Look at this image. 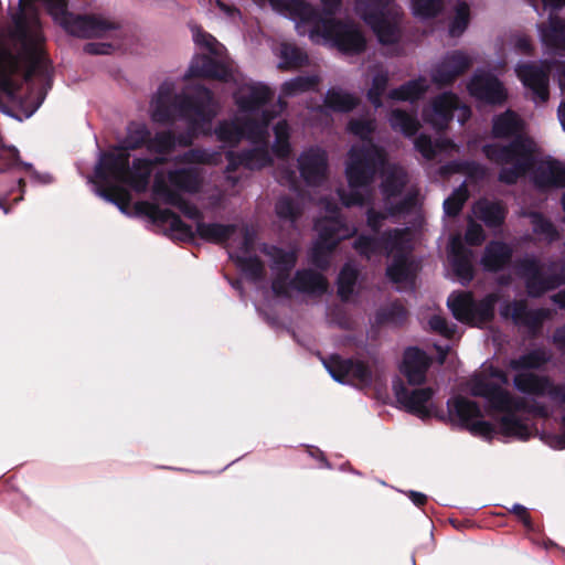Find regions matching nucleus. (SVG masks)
<instances>
[{
    "mask_svg": "<svg viewBox=\"0 0 565 565\" xmlns=\"http://www.w3.org/2000/svg\"><path fill=\"white\" fill-rule=\"evenodd\" d=\"M19 7L12 17L13 25L0 31V92L11 99L35 77L50 89L53 77L38 12L34 8L25 10L24 0Z\"/></svg>",
    "mask_w": 565,
    "mask_h": 565,
    "instance_id": "1",
    "label": "nucleus"
},
{
    "mask_svg": "<svg viewBox=\"0 0 565 565\" xmlns=\"http://www.w3.org/2000/svg\"><path fill=\"white\" fill-rule=\"evenodd\" d=\"M375 128L374 119L353 118L348 122V131L363 141L348 153L345 175L352 188L370 186L386 163V151L372 139Z\"/></svg>",
    "mask_w": 565,
    "mask_h": 565,
    "instance_id": "2",
    "label": "nucleus"
},
{
    "mask_svg": "<svg viewBox=\"0 0 565 565\" xmlns=\"http://www.w3.org/2000/svg\"><path fill=\"white\" fill-rule=\"evenodd\" d=\"M177 113L181 118L198 115L205 121H212L217 115V103L205 86L195 87L191 94L172 96V87L163 83L158 89L151 118L156 122L171 125Z\"/></svg>",
    "mask_w": 565,
    "mask_h": 565,
    "instance_id": "3",
    "label": "nucleus"
},
{
    "mask_svg": "<svg viewBox=\"0 0 565 565\" xmlns=\"http://www.w3.org/2000/svg\"><path fill=\"white\" fill-rule=\"evenodd\" d=\"M471 393L473 396L483 397L488 401L490 408L504 415L500 418V433L505 437H514L520 440H527L530 437L529 426L516 416V413L529 411V403L523 397L513 396L500 384L489 382L484 379H476L472 383Z\"/></svg>",
    "mask_w": 565,
    "mask_h": 565,
    "instance_id": "4",
    "label": "nucleus"
},
{
    "mask_svg": "<svg viewBox=\"0 0 565 565\" xmlns=\"http://www.w3.org/2000/svg\"><path fill=\"white\" fill-rule=\"evenodd\" d=\"M135 211L137 214L148 216L153 223L169 224L170 230L178 233L180 239L185 242L194 239L195 235H198L206 242L223 244L237 231V225L235 224L205 223L202 221L196 223V228L193 231L192 226L183 222L172 210L161 209L159 205L148 201L137 202Z\"/></svg>",
    "mask_w": 565,
    "mask_h": 565,
    "instance_id": "5",
    "label": "nucleus"
},
{
    "mask_svg": "<svg viewBox=\"0 0 565 565\" xmlns=\"http://www.w3.org/2000/svg\"><path fill=\"white\" fill-rule=\"evenodd\" d=\"M47 12L68 34L82 38H103L118 29L114 21L97 14H74L68 11L67 0H43Z\"/></svg>",
    "mask_w": 565,
    "mask_h": 565,
    "instance_id": "6",
    "label": "nucleus"
},
{
    "mask_svg": "<svg viewBox=\"0 0 565 565\" xmlns=\"http://www.w3.org/2000/svg\"><path fill=\"white\" fill-rule=\"evenodd\" d=\"M315 24L312 34L322 36L331 42L340 52L349 55H359L366 49V40L362 31L353 22H345L334 18H322L312 11Z\"/></svg>",
    "mask_w": 565,
    "mask_h": 565,
    "instance_id": "7",
    "label": "nucleus"
},
{
    "mask_svg": "<svg viewBox=\"0 0 565 565\" xmlns=\"http://www.w3.org/2000/svg\"><path fill=\"white\" fill-rule=\"evenodd\" d=\"M497 294H488L477 301L470 292L451 294L447 300L456 320L470 326H479L493 320Z\"/></svg>",
    "mask_w": 565,
    "mask_h": 565,
    "instance_id": "8",
    "label": "nucleus"
},
{
    "mask_svg": "<svg viewBox=\"0 0 565 565\" xmlns=\"http://www.w3.org/2000/svg\"><path fill=\"white\" fill-rule=\"evenodd\" d=\"M543 267L536 257H524L518 262V269L524 279L525 290L530 298H541L546 292L565 285L563 269L544 274Z\"/></svg>",
    "mask_w": 565,
    "mask_h": 565,
    "instance_id": "9",
    "label": "nucleus"
},
{
    "mask_svg": "<svg viewBox=\"0 0 565 565\" xmlns=\"http://www.w3.org/2000/svg\"><path fill=\"white\" fill-rule=\"evenodd\" d=\"M322 363L331 377L341 384L366 386L372 383V371L364 361L334 353L322 359Z\"/></svg>",
    "mask_w": 565,
    "mask_h": 565,
    "instance_id": "10",
    "label": "nucleus"
},
{
    "mask_svg": "<svg viewBox=\"0 0 565 565\" xmlns=\"http://www.w3.org/2000/svg\"><path fill=\"white\" fill-rule=\"evenodd\" d=\"M396 401L409 413L426 420L435 417L436 411H439L433 404H428L435 395L431 387H422L408 390L402 381L393 384Z\"/></svg>",
    "mask_w": 565,
    "mask_h": 565,
    "instance_id": "11",
    "label": "nucleus"
},
{
    "mask_svg": "<svg viewBox=\"0 0 565 565\" xmlns=\"http://www.w3.org/2000/svg\"><path fill=\"white\" fill-rule=\"evenodd\" d=\"M435 417L444 423H450L466 429L473 419L482 418L483 415L477 402L457 395L447 401V414L439 409L436 411Z\"/></svg>",
    "mask_w": 565,
    "mask_h": 565,
    "instance_id": "12",
    "label": "nucleus"
},
{
    "mask_svg": "<svg viewBox=\"0 0 565 565\" xmlns=\"http://www.w3.org/2000/svg\"><path fill=\"white\" fill-rule=\"evenodd\" d=\"M467 88L472 97L489 105H502L508 98L503 84L491 73L475 74Z\"/></svg>",
    "mask_w": 565,
    "mask_h": 565,
    "instance_id": "13",
    "label": "nucleus"
},
{
    "mask_svg": "<svg viewBox=\"0 0 565 565\" xmlns=\"http://www.w3.org/2000/svg\"><path fill=\"white\" fill-rule=\"evenodd\" d=\"M129 163L130 153L126 150H116L114 147L111 150L100 153L94 170L95 177L105 184H109V179L122 183L129 170Z\"/></svg>",
    "mask_w": 565,
    "mask_h": 565,
    "instance_id": "14",
    "label": "nucleus"
},
{
    "mask_svg": "<svg viewBox=\"0 0 565 565\" xmlns=\"http://www.w3.org/2000/svg\"><path fill=\"white\" fill-rule=\"evenodd\" d=\"M500 313L503 318H511L515 324L526 327L534 335L541 331L550 316L548 310L544 308L529 309L524 299L505 303Z\"/></svg>",
    "mask_w": 565,
    "mask_h": 565,
    "instance_id": "15",
    "label": "nucleus"
},
{
    "mask_svg": "<svg viewBox=\"0 0 565 565\" xmlns=\"http://www.w3.org/2000/svg\"><path fill=\"white\" fill-rule=\"evenodd\" d=\"M516 74L523 85L530 89L533 102L544 104L548 100L550 73L547 68L534 63H524L516 67Z\"/></svg>",
    "mask_w": 565,
    "mask_h": 565,
    "instance_id": "16",
    "label": "nucleus"
},
{
    "mask_svg": "<svg viewBox=\"0 0 565 565\" xmlns=\"http://www.w3.org/2000/svg\"><path fill=\"white\" fill-rule=\"evenodd\" d=\"M472 65V60L462 51L447 54L431 74L433 82L440 86L451 85L459 76L465 74Z\"/></svg>",
    "mask_w": 565,
    "mask_h": 565,
    "instance_id": "17",
    "label": "nucleus"
},
{
    "mask_svg": "<svg viewBox=\"0 0 565 565\" xmlns=\"http://www.w3.org/2000/svg\"><path fill=\"white\" fill-rule=\"evenodd\" d=\"M533 152L532 141L524 137H516L508 145L487 143L482 153L495 164H507Z\"/></svg>",
    "mask_w": 565,
    "mask_h": 565,
    "instance_id": "18",
    "label": "nucleus"
},
{
    "mask_svg": "<svg viewBox=\"0 0 565 565\" xmlns=\"http://www.w3.org/2000/svg\"><path fill=\"white\" fill-rule=\"evenodd\" d=\"M461 107L459 97L452 92L436 96L430 103V110L424 111V118L437 130H444L454 118V111Z\"/></svg>",
    "mask_w": 565,
    "mask_h": 565,
    "instance_id": "19",
    "label": "nucleus"
},
{
    "mask_svg": "<svg viewBox=\"0 0 565 565\" xmlns=\"http://www.w3.org/2000/svg\"><path fill=\"white\" fill-rule=\"evenodd\" d=\"M326 209L330 215L318 220L315 224V228L319 234L317 241L323 242L324 244L334 242L337 247L341 241L349 236V228L335 203L328 202Z\"/></svg>",
    "mask_w": 565,
    "mask_h": 565,
    "instance_id": "20",
    "label": "nucleus"
},
{
    "mask_svg": "<svg viewBox=\"0 0 565 565\" xmlns=\"http://www.w3.org/2000/svg\"><path fill=\"white\" fill-rule=\"evenodd\" d=\"M299 172L306 184L321 185L327 179L328 157L320 149H310L298 159Z\"/></svg>",
    "mask_w": 565,
    "mask_h": 565,
    "instance_id": "21",
    "label": "nucleus"
},
{
    "mask_svg": "<svg viewBox=\"0 0 565 565\" xmlns=\"http://www.w3.org/2000/svg\"><path fill=\"white\" fill-rule=\"evenodd\" d=\"M431 360L428 354L417 348L409 347L404 351L401 371L411 385H422L426 381V374Z\"/></svg>",
    "mask_w": 565,
    "mask_h": 565,
    "instance_id": "22",
    "label": "nucleus"
},
{
    "mask_svg": "<svg viewBox=\"0 0 565 565\" xmlns=\"http://www.w3.org/2000/svg\"><path fill=\"white\" fill-rule=\"evenodd\" d=\"M290 287L301 294L321 297L327 294L329 282L324 275L311 268L298 269L290 280Z\"/></svg>",
    "mask_w": 565,
    "mask_h": 565,
    "instance_id": "23",
    "label": "nucleus"
},
{
    "mask_svg": "<svg viewBox=\"0 0 565 565\" xmlns=\"http://www.w3.org/2000/svg\"><path fill=\"white\" fill-rule=\"evenodd\" d=\"M450 265L462 285L473 279L472 250L467 248L459 237H454L450 242Z\"/></svg>",
    "mask_w": 565,
    "mask_h": 565,
    "instance_id": "24",
    "label": "nucleus"
},
{
    "mask_svg": "<svg viewBox=\"0 0 565 565\" xmlns=\"http://www.w3.org/2000/svg\"><path fill=\"white\" fill-rule=\"evenodd\" d=\"M166 159L158 157L154 160L147 158H137L129 164L127 175H125L124 184H128L135 191H145L149 184L150 175L154 164H163Z\"/></svg>",
    "mask_w": 565,
    "mask_h": 565,
    "instance_id": "25",
    "label": "nucleus"
},
{
    "mask_svg": "<svg viewBox=\"0 0 565 565\" xmlns=\"http://www.w3.org/2000/svg\"><path fill=\"white\" fill-rule=\"evenodd\" d=\"M513 249L502 241H490L483 250L481 265L487 271L498 273L512 260Z\"/></svg>",
    "mask_w": 565,
    "mask_h": 565,
    "instance_id": "26",
    "label": "nucleus"
},
{
    "mask_svg": "<svg viewBox=\"0 0 565 565\" xmlns=\"http://www.w3.org/2000/svg\"><path fill=\"white\" fill-rule=\"evenodd\" d=\"M190 77L227 81L231 77L230 68L221 61L209 55L196 56L189 68Z\"/></svg>",
    "mask_w": 565,
    "mask_h": 565,
    "instance_id": "27",
    "label": "nucleus"
},
{
    "mask_svg": "<svg viewBox=\"0 0 565 565\" xmlns=\"http://www.w3.org/2000/svg\"><path fill=\"white\" fill-rule=\"evenodd\" d=\"M476 216L482 221L489 228H497L504 224L508 215L507 205L500 201H491L488 199H480L473 206Z\"/></svg>",
    "mask_w": 565,
    "mask_h": 565,
    "instance_id": "28",
    "label": "nucleus"
},
{
    "mask_svg": "<svg viewBox=\"0 0 565 565\" xmlns=\"http://www.w3.org/2000/svg\"><path fill=\"white\" fill-rule=\"evenodd\" d=\"M534 182L541 189L565 188V167L555 159L547 160L536 168Z\"/></svg>",
    "mask_w": 565,
    "mask_h": 565,
    "instance_id": "29",
    "label": "nucleus"
},
{
    "mask_svg": "<svg viewBox=\"0 0 565 565\" xmlns=\"http://www.w3.org/2000/svg\"><path fill=\"white\" fill-rule=\"evenodd\" d=\"M524 129V122L521 117L513 110L497 115L492 119V136L494 138L523 137L521 134Z\"/></svg>",
    "mask_w": 565,
    "mask_h": 565,
    "instance_id": "30",
    "label": "nucleus"
},
{
    "mask_svg": "<svg viewBox=\"0 0 565 565\" xmlns=\"http://www.w3.org/2000/svg\"><path fill=\"white\" fill-rule=\"evenodd\" d=\"M169 183L185 193H196L202 185V177L196 168H180L168 172Z\"/></svg>",
    "mask_w": 565,
    "mask_h": 565,
    "instance_id": "31",
    "label": "nucleus"
},
{
    "mask_svg": "<svg viewBox=\"0 0 565 565\" xmlns=\"http://www.w3.org/2000/svg\"><path fill=\"white\" fill-rule=\"evenodd\" d=\"M544 45L554 51H565V21L551 14L546 25L541 28Z\"/></svg>",
    "mask_w": 565,
    "mask_h": 565,
    "instance_id": "32",
    "label": "nucleus"
},
{
    "mask_svg": "<svg viewBox=\"0 0 565 565\" xmlns=\"http://www.w3.org/2000/svg\"><path fill=\"white\" fill-rule=\"evenodd\" d=\"M513 384L523 394L543 396L548 388L550 379L532 372H520L514 376Z\"/></svg>",
    "mask_w": 565,
    "mask_h": 565,
    "instance_id": "33",
    "label": "nucleus"
},
{
    "mask_svg": "<svg viewBox=\"0 0 565 565\" xmlns=\"http://www.w3.org/2000/svg\"><path fill=\"white\" fill-rule=\"evenodd\" d=\"M151 131L142 122L131 121L127 127V134L121 142L115 146L116 150H138L142 147L148 148Z\"/></svg>",
    "mask_w": 565,
    "mask_h": 565,
    "instance_id": "34",
    "label": "nucleus"
},
{
    "mask_svg": "<svg viewBox=\"0 0 565 565\" xmlns=\"http://www.w3.org/2000/svg\"><path fill=\"white\" fill-rule=\"evenodd\" d=\"M385 275L394 284L411 282L415 278L413 262L405 253H396L386 267Z\"/></svg>",
    "mask_w": 565,
    "mask_h": 565,
    "instance_id": "35",
    "label": "nucleus"
},
{
    "mask_svg": "<svg viewBox=\"0 0 565 565\" xmlns=\"http://www.w3.org/2000/svg\"><path fill=\"white\" fill-rule=\"evenodd\" d=\"M271 89L263 84L252 86L249 93L236 100L242 111H256L268 104L273 98Z\"/></svg>",
    "mask_w": 565,
    "mask_h": 565,
    "instance_id": "36",
    "label": "nucleus"
},
{
    "mask_svg": "<svg viewBox=\"0 0 565 565\" xmlns=\"http://www.w3.org/2000/svg\"><path fill=\"white\" fill-rule=\"evenodd\" d=\"M324 106L334 113L347 114L360 105V98L350 93L330 88L324 96Z\"/></svg>",
    "mask_w": 565,
    "mask_h": 565,
    "instance_id": "37",
    "label": "nucleus"
},
{
    "mask_svg": "<svg viewBox=\"0 0 565 565\" xmlns=\"http://www.w3.org/2000/svg\"><path fill=\"white\" fill-rule=\"evenodd\" d=\"M21 168L26 172H30L32 177L40 180L43 183L50 182V175L41 177L33 168L31 163L23 162L20 160L19 150L15 147H3L0 149V172L10 168Z\"/></svg>",
    "mask_w": 565,
    "mask_h": 565,
    "instance_id": "38",
    "label": "nucleus"
},
{
    "mask_svg": "<svg viewBox=\"0 0 565 565\" xmlns=\"http://www.w3.org/2000/svg\"><path fill=\"white\" fill-rule=\"evenodd\" d=\"M550 361V355L544 349H534L516 359H511L508 366L513 371L539 370Z\"/></svg>",
    "mask_w": 565,
    "mask_h": 565,
    "instance_id": "39",
    "label": "nucleus"
},
{
    "mask_svg": "<svg viewBox=\"0 0 565 565\" xmlns=\"http://www.w3.org/2000/svg\"><path fill=\"white\" fill-rule=\"evenodd\" d=\"M238 163L249 170H260L274 163L267 147H257L237 153Z\"/></svg>",
    "mask_w": 565,
    "mask_h": 565,
    "instance_id": "40",
    "label": "nucleus"
},
{
    "mask_svg": "<svg viewBox=\"0 0 565 565\" xmlns=\"http://www.w3.org/2000/svg\"><path fill=\"white\" fill-rule=\"evenodd\" d=\"M391 1L392 0H358L356 11L367 25L379 23L382 21V18L387 14L386 11Z\"/></svg>",
    "mask_w": 565,
    "mask_h": 565,
    "instance_id": "41",
    "label": "nucleus"
},
{
    "mask_svg": "<svg viewBox=\"0 0 565 565\" xmlns=\"http://www.w3.org/2000/svg\"><path fill=\"white\" fill-rule=\"evenodd\" d=\"M512 167L502 168L499 172L498 180L501 183L512 185L518 182V180L525 175L526 172L533 166V152L526 154L525 157H521L511 162Z\"/></svg>",
    "mask_w": 565,
    "mask_h": 565,
    "instance_id": "42",
    "label": "nucleus"
},
{
    "mask_svg": "<svg viewBox=\"0 0 565 565\" xmlns=\"http://www.w3.org/2000/svg\"><path fill=\"white\" fill-rule=\"evenodd\" d=\"M427 85L424 78L412 79L390 92L388 97L394 100L416 102L426 93Z\"/></svg>",
    "mask_w": 565,
    "mask_h": 565,
    "instance_id": "43",
    "label": "nucleus"
},
{
    "mask_svg": "<svg viewBox=\"0 0 565 565\" xmlns=\"http://www.w3.org/2000/svg\"><path fill=\"white\" fill-rule=\"evenodd\" d=\"M275 141L271 146V152L275 157L286 160L291 154L290 127L286 120H279L274 126Z\"/></svg>",
    "mask_w": 565,
    "mask_h": 565,
    "instance_id": "44",
    "label": "nucleus"
},
{
    "mask_svg": "<svg viewBox=\"0 0 565 565\" xmlns=\"http://www.w3.org/2000/svg\"><path fill=\"white\" fill-rule=\"evenodd\" d=\"M96 191L99 196L115 204L121 212H128L131 195L125 188L109 183L97 186Z\"/></svg>",
    "mask_w": 565,
    "mask_h": 565,
    "instance_id": "45",
    "label": "nucleus"
},
{
    "mask_svg": "<svg viewBox=\"0 0 565 565\" xmlns=\"http://www.w3.org/2000/svg\"><path fill=\"white\" fill-rule=\"evenodd\" d=\"M390 125L408 138L414 137L420 128L418 119L403 109L392 110Z\"/></svg>",
    "mask_w": 565,
    "mask_h": 565,
    "instance_id": "46",
    "label": "nucleus"
},
{
    "mask_svg": "<svg viewBox=\"0 0 565 565\" xmlns=\"http://www.w3.org/2000/svg\"><path fill=\"white\" fill-rule=\"evenodd\" d=\"M369 26L383 45L396 44L401 39V30L397 23L392 21L387 14L382 18L381 22L371 23Z\"/></svg>",
    "mask_w": 565,
    "mask_h": 565,
    "instance_id": "47",
    "label": "nucleus"
},
{
    "mask_svg": "<svg viewBox=\"0 0 565 565\" xmlns=\"http://www.w3.org/2000/svg\"><path fill=\"white\" fill-rule=\"evenodd\" d=\"M189 122L188 129L184 132L175 135V147H190L194 139L198 137L199 132L204 135H210V128L204 130L203 127L210 126L212 121H205L201 119L198 115H191L190 118H185Z\"/></svg>",
    "mask_w": 565,
    "mask_h": 565,
    "instance_id": "48",
    "label": "nucleus"
},
{
    "mask_svg": "<svg viewBox=\"0 0 565 565\" xmlns=\"http://www.w3.org/2000/svg\"><path fill=\"white\" fill-rule=\"evenodd\" d=\"M147 150L160 156L172 153L175 150V134L172 130H163L151 135Z\"/></svg>",
    "mask_w": 565,
    "mask_h": 565,
    "instance_id": "49",
    "label": "nucleus"
},
{
    "mask_svg": "<svg viewBox=\"0 0 565 565\" xmlns=\"http://www.w3.org/2000/svg\"><path fill=\"white\" fill-rule=\"evenodd\" d=\"M265 254L273 259L278 268V273L281 274L290 275V271L297 264V253L295 250H285L278 246H270L265 249Z\"/></svg>",
    "mask_w": 565,
    "mask_h": 565,
    "instance_id": "50",
    "label": "nucleus"
},
{
    "mask_svg": "<svg viewBox=\"0 0 565 565\" xmlns=\"http://www.w3.org/2000/svg\"><path fill=\"white\" fill-rule=\"evenodd\" d=\"M220 159V152L203 148H191L178 157V161L185 164H217Z\"/></svg>",
    "mask_w": 565,
    "mask_h": 565,
    "instance_id": "51",
    "label": "nucleus"
},
{
    "mask_svg": "<svg viewBox=\"0 0 565 565\" xmlns=\"http://www.w3.org/2000/svg\"><path fill=\"white\" fill-rule=\"evenodd\" d=\"M407 183L406 174L403 171H391L382 181L381 191L386 201L402 194Z\"/></svg>",
    "mask_w": 565,
    "mask_h": 565,
    "instance_id": "52",
    "label": "nucleus"
},
{
    "mask_svg": "<svg viewBox=\"0 0 565 565\" xmlns=\"http://www.w3.org/2000/svg\"><path fill=\"white\" fill-rule=\"evenodd\" d=\"M406 233V228H392L377 235L381 254L384 253L386 256H390L394 250L397 253L402 252L403 238Z\"/></svg>",
    "mask_w": 565,
    "mask_h": 565,
    "instance_id": "53",
    "label": "nucleus"
},
{
    "mask_svg": "<svg viewBox=\"0 0 565 565\" xmlns=\"http://www.w3.org/2000/svg\"><path fill=\"white\" fill-rule=\"evenodd\" d=\"M358 276V270L349 264H345L341 268L337 280L338 295L341 298V300H349L350 296L353 294Z\"/></svg>",
    "mask_w": 565,
    "mask_h": 565,
    "instance_id": "54",
    "label": "nucleus"
},
{
    "mask_svg": "<svg viewBox=\"0 0 565 565\" xmlns=\"http://www.w3.org/2000/svg\"><path fill=\"white\" fill-rule=\"evenodd\" d=\"M280 57L282 62L279 64V67L282 70L301 67L308 61L305 52L296 45L288 43L281 45Z\"/></svg>",
    "mask_w": 565,
    "mask_h": 565,
    "instance_id": "55",
    "label": "nucleus"
},
{
    "mask_svg": "<svg viewBox=\"0 0 565 565\" xmlns=\"http://www.w3.org/2000/svg\"><path fill=\"white\" fill-rule=\"evenodd\" d=\"M318 82L316 76H297L282 84L281 93L288 97L296 96L300 93L313 90Z\"/></svg>",
    "mask_w": 565,
    "mask_h": 565,
    "instance_id": "56",
    "label": "nucleus"
},
{
    "mask_svg": "<svg viewBox=\"0 0 565 565\" xmlns=\"http://www.w3.org/2000/svg\"><path fill=\"white\" fill-rule=\"evenodd\" d=\"M153 193L166 204L179 207L185 200L179 190L172 189L162 178H156L153 183Z\"/></svg>",
    "mask_w": 565,
    "mask_h": 565,
    "instance_id": "57",
    "label": "nucleus"
},
{
    "mask_svg": "<svg viewBox=\"0 0 565 565\" xmlns=\"http://www.w3.org/2000/svg\"><path fill=\"white\" fill-rule=\"evenodd\" d=\"M334 249V242L324 244L323 242L317 241L310 253L311 264L320 270H327L330 267V255Z\"/></svg>",
    "mask_w": 565,
    "mask_h": 565,
    "instance_id": "58",
    "label": "nucleus"
},
{
    "mask_svg": "<svg viewBox=\"0 0 565 565\" xmlns=\"http://www.w3.org/2000/svg\"><path fill=\"white\" fill-rule=\"evenodd\" d=\"M216 138L228 145H236L242 140L241 125L234 120H222L215 128Z\"/></svg>",
    "mask_w": 565,
    "mask_h": 565,
    "instance_id": "59",
    "label": "nucleus"
},
{
    "mask_svg": "<svg viewBox=\"0 0 565 565\" xmlns=\"http://www.w3.org/2000/svg\"><path fill=\"white\" fill-rule=\"evenodd\" d=\"M468 198L469 191L466 184H461L444 201L445 214L450 217L459 215Z\"/></svg>",
    "mask_w": 565,
    "mask_h": 565,
    "instance_id": "60",
    "label": "nucleus"
},
{
    "mask_svg": "<svg viewBox=\"0 0 565 565\" xmlns=\"http://www.w3.org/2000/svg\"><path fill=\"white\" fill-rule=\"evenodd\" d=\"M531 222L533 232L537 235L544 236L547 242L553 243L559 238V234L555 225L542 213L533 212L531 214Z\"/></svg>",
    "mask_w": 565,
    "mask_h": 565,
    "instance_id": "61",
    "label": "nucleus"
},
{
    "mask_svg": "<svg viewBox=\"0 0 565 565\" xmlns=\"http://www.w3.org/2000/svg\"><path fill=\"white\" fill-rule=\"evenodd\" d=\"M237 265L253 281H259L265 276V265L258 256L237 257Z\"/></svg>",
    "mask_w": 565,
    "mask_h": 565,
    "instance_id": "62",
    "label": "nucleus"
},
{
    "mask_svg": "<svg viewBox=\"0 0 565 565\" xmlns=\"http://www.w3.org/2000/svg\"><path fill=\"white\" fill-rule=\"evenodd\" d=\"M470 20V8L466 2L456 6V14L449 24V34L452 38L460 36L468 28Z\"/></svg>",
    "mask_w": 565,
    "mask_h": 565,
    "instance_id": "63",
    "label": "nucleus"
},
{
    "mask_svg": "<svg viewBox=\"0 0 565 565\" xmlns=\"http://www.w3.org/2000/svg\"><path fill=\"white\" fill-rule=\"evenodd\" d=\"M275 212L280 220L296 222L301 216V210L290 196H281L275 204Z\"/></svg>",
    "mask_w": 565,
    "mask_h": 565,
    "instance_id": "64",
    "label": "nucleus"
}]
</instances>
